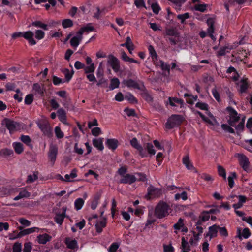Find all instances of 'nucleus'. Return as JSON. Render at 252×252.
<instances>
[{
  "mask_svg": "<svg viewBox=\"0 0 252 252\" xmlns=\"http://www.w3.org/2000/svg\"><path fill=\"white\" fill-rule=\"evenodd\" d=\"M195 107L202 110L205 111L206 116L199 111H194V113L198 114L204 122L212 126H219V124L213 115L208 111V105L207 104L202 102H198L196 103Z\"/></svg>",
  "mask_w": 252,
  "mask_h": 252,
  "instance_id": "1",
  "label": "nucleus"
},
{
  "mask_svg": "<svg viewBox=\"0 0 252 252\" xmlns=\"http://www.w3.org/2000/svg\"><path fill=\"white\" fill-rule=\"evenodd\" d=\"M227 111L229 115V124L235 127L237 130L243 129L245 123L244 117L241 118L240 115H238L237 112L230 107L227 108Z\"/></svg>",
  "mask_w": 252,
  "mask_h": 252,
  "instance_id": "2",
  "label": "nucleus"
},
{
  "mask_svg": "<svg viewBox=\"0 0 252 252\" xmlns=\"http://www.w3.org/2000/svg\"><path fill=\"white\" fill-rule=\"evenodd\" d=\"M171 211L170 206L164 202H160L155 209V214L157 218L161 219L169 215Z\"/></svg>",
  "mask_w": 252,
  "mask_h": 252,
  "instance_id": "3",
  "label": "nucleus"
},
{
  "mask_svg": "<svg viewBox=\"0 0 252 252\" xmlns=\"http://www.w3.org/2000/svg\"><path fill=\"white\" fill-rule=\"evenodd\" d=\"M182 121L183 118L180 115H173L168 120L166 124V127L171 129L179 125Z\"/></svg>",
  "mask_w": 252,
  "mask_h": 252,
  "instance_id": "4",
  "label": "nucleus"
},
{
  "mask_svg": "<svg viewBox=\"0 0 252 252\" xmlns=\"http://www.w3.org/2000/svg\"><path fill=\"white\" fill-rule=\"evenodd\" d=\"M2 125L9 130L10 133H12L19 128V124L17 122L8 119H4L2 122Z\"/></svg>",
  "mask_w": 252,
  "mask_h": 252,
  "instance_id": "5",
  "label": "nucleus"
},
{
  "mask_svg": "<svg viewBox=\"0 0 252 252\" xmlns=\"http://www.w3.org/2000/svg\"><path fill=\"white\" fill-rule=\"evenodd\" d=\"M18 229L20 230L19 232V236L18 237H22L30 234L33 233L34 232H43L44 230H46V229H40L38 227H33L31 228H29L27 229H25L24 230H22V227L20 226L18 227Z\"/></svg>",
  "mask_w": 252,
  "mask_h": 252,
  "instance_id": "6",
  "label": "nucleus"
},
{
  "mask_svg": "<svg viewBox=\"0 0 252 252\" xmlns=\"http://www.w3.org/2000/svg\"><path fill=\"white\" fill-rule=\"evenodd\" d=\"M108 63L112 67L115 72L120 70V65L119 60L113 55H109L108 57Z\"/></svg>",
  "mask_w": 252,
  "mask_h": 252,
  "instance_id": "7",
  "label": "nucleus"
},
{
  "mask_svg": "<svg viewBox=\"0 0 252 252\" xmlns=\"http://www.w3.org/2000/svg\"><path fill=\"white\" fill-rule=\"evenodd\" d=\"M237 157L240 164L244 170L246 172L249 171L251 167L248 158L242 154H238Z\"/></svg>",
  "mask_w": 252,
  "mask_h": 252,
  "instance_id": "8",
  "label": "nucleus"
},
{
  "mask_svg": "<svg viewBox=\"0 0 252 252\" xmlns=\"http://www.w3.org/2000/svg\"><path fill=\"white\" fill-rule=\"evenodd\" d=\"M77 174H65L64 177H63L61 174H56V179L64 182H74L79 181V179H76Z\"/></svg>",
  "mask_w": 252,
  "mask_h": 252,
  "instance_id": "9",
  "label": "nucleus"
},
{
  "mask_svg": "<svg viewBox=\"0 0 252 252\" xmlns=\"http://www.w3.org/2000/svg\"><path fill=\"white\" fill-rule=\"evenodd\" d=\"M130 144L132 147L137 149L139 152L140 156L143 158L147 157V153L144 151L143 148L140 146V145L138 144V142L135 138H132L130 140Z\"/></svg>",
  "mask_w": 252,
  "mask_h": 252,
  "instance_id": "10",
  "label": "nucleus"
},
{
  "mask_svg": "<svg viewBox=\"0 0 252 252\" xmlns=\"http://www.w3.org/2000/svg\"><path fill=\"white\" fill-rule=\"evenodd\" d=\"M33 32L31 31L23 32L22 33V36L28 41L29 43L31 45H34L36 43L35 40L33 38Z\"/></svg>",
  "mask_w": 252,
  "mask_h": 252,
  "instance_id": "11",
  "label": "nucleus"
},
{
  "mask_svg": "<svg viewBox=\"0 0 252 252\" xmlns=\"http://www.w3.org/2000/svg\"><path fill=\"white\" fill-rule=\"evenodd\" d=\"M148 194L150 197H158L162 194V191L160 189L150 186L148 188Z\"/></svg>",
  "mask_w": 252,
  "mask_h": 252,
  "instance_id": "12",
  "label": "nucleus"
},
{
  "mask_svg": "<svg viewBox=\"0 0 252 252\" xmlns=\"http://www.w3.org/2000/svg\"><path fill=\"white\" fill-rule=\"evenodd\" d=\"M83 38L82 35L78 31L70 40V44L74 48H77Z\"/></svg>",
  "mask_w": 252,
  "mask_h": 252,
  "instance_id": "13",
  "label": "nucleus"
},
{
  "mask_svg": "<svg viewBox=\"0 0 252 252\" xmlns=\"http://www.w3.org/2000/svg\"><path fill=\"white\" fill-rule=\"evenodd\" d=\"M122 175L120 183L125 184H131L135 180V177L132 174H121Z\"/></svg>",
  "mask_w": 252,
  "mask_h": 252,
  "instance_id": "14",
  "label": "nucleus"
},
{
  "mask_svg": "<svg viewBox=\"0 0 252 252\" xmlns=\"http://www.w3.org/2000/svg\"><path fill=\"white\" fill-rule=\"evenodd\" d=\"M52 237L47 233L40 234L37 236L36 241L40 244H46L47 242L50 241Z\"/></svg>",
  "mask_w": 252,
  "mask_h": 252,
  "instance_id": "15",
  "label": "nucleus"
},
{
  "mask_svg": "<svg viewBox=\"0 0 252 252\" xmlns=\"http://www.w3.org/2000/svg\"><path fill=\"white\" fill-rule=\"evenodd\" d=\"M65 243L68 249L73 250L74 251L78 249L77 242L70 238H66L65 240Z\"/></svg>",
  "mask_w": 252,
  "mask_h": 252,
  "instance_id": "16",
  "label": "nucleus"
},
{
  "mask_svg": "<svg viewBox=\"0 0 252 252\" xmlns=\"http://www.w3.org/2000/svg\"><path fill=\"white\" fill-rule=\"evenodd\" d=\"M183 162L186 167L189 170L190 172H197V171L194 168L192 164L191 163L188 155H187L183 158Z\"/></svg>",
  "mask_w": 252,
  "mask_h": 252,
  "instance_id": "17",
  "label": "nucleus"
},
{
  "mask_svg": "<svg viewBox=\"0 0 252 252\" xmlns=\"http://www.w3.org/2000/svg\"><path fill=\"white\" fill-rule=\"evenodd\" d=\"M214 23V20L213 18H209L207 20V24L209 26L207 29V32L209 34L210 37L212 38V40H215L216 38L213 35L214 32V28L213 24Z\"/></svg>",
  "mask_w": 252,
  "mask_h": 252,
  "instance_id": "18",
  "label": "nucleus"
},
{
  "mask_svg": "<svg viewBox=\"0 0 252 252\" xmlns=\"http://www.w3.org/2000/svg\"><path fill=\"white\" fill-rule=\"evenodd\" d=\"M237 237L239 239L242 240V238L245 239L248 238L251 235V233L248 228H245L243 230L242 233L241 234V229L238 228L237 230Z\"/></svg>",
  "mask_w": 252,
  "mask_h": 252,
  "instance_id": "19",
  "label": "nucleus"
},
{
  "mask_svg": "<svg viewBox=\"0 0 252 252\" xmlns=\"http://www.w3.org/2000/svg\"><path fill=\"white\" fill-rule=\"evenodd\" d=\"M218 228H219V226L216 224L210 226L208 228V232L206 235V237L209 236V240H210L213 237H216L217 235Z\"/></svg>",
  "mask_w": 252,
  "mask_h": 252,
  "instance_id": "20",
  "label": "nucleus"
},
{
  "mask_svg": "<svg viewBox=\"0 0 252 252\" xmlns=\"http://www.w3.org/2000/svg\"><path fill=\"white\" fill-rule=\"evenodd\" d=\"M31 194L28 192L25 188H22L20 189L18 195L15 197L13 199L14 201H17L24 198H29L30 197Z\"/></svg>",
  "mask_w": 252,
  "mask_h": 252,
  "instance_id": "21",
  "label": "nucleus"
},
{
  "mask_svg": "<svg viewBox=\"0 0 252 252\" xmlns=\"http://www.w3.org/2000/svg\"><path fill=\"white\" fill-rule=\"evenodd\" d=\"M63 212L62 213H58L55 217V221L60 225H62L65 217L66 207H63Z\"/></svg>",
  "mask_w": 252,
  "mask_h": 252,
  "instance_id": "22",
  "label": "nucleus"
},
{
  "mask_svg": "<svg viewBox=\"0 0 252 252\" xmlns=\"http://www.w3.org/2000/svg\"><path fill=\"white\" fill-rule=\"evenodd\" d=\"M106 146L109 149L115 150L117 149L118 145V141L116 139H108L106 141Z\"/></svg>",
  "mask_w": 252,
  "mask_h": 252,
  "instance_id": "23",
  "label": "nucleus"
},
{
  "mask_svg": "<svg viewBox=\"0 0 252 252\" xmlns=\"http://www.w3.org/2000/svg\"><path fill=\"white\" fill-rule=\"evenodd\" d=\"M106 223V219L98 220L95 225L96 231L98 233H101L102 231L103 228L105 227Z\"/></svg>",
  "mask_w": 252,
  "mask_h": 252,
  "instance_id": "24",
  "label": "nucleus"
},
{
  "mask_svg": "<svg viewBox=\"0 0 252 252\" xmlns=\"http://www.w3.org/2000/svg\"><path fill=\"white\" fill-rule=\"evenodd\" d=\"M58 152V149L56 146L54 145H52L50 146V151L49 152V157L51 161L54 162L57 157V154Z\"/></svg>",
  "mask_w": 252,
  "mask_h": 252,
  "instance_id": "25",
  "label": "nucleus"
},
{
  "mask_svg": "<svg viewBox=\"0 0 252 252\" xmlns=\"http://www.w3.org/2000/svg\"><path fill=\"white\" fill-rule=\"evenodd\" d=\"M104 139L103 138H95L93 140V144L94 147L100 151L104 149L103 144Z\"/></svg>",
  "mask_w": 252,
  "mask_h": 252,
  "instance_id": "26",
  "label": "nucleus"
},
{
  "mask_svg": "<svg viewBox=\"0 0 252 252\" xmlns=\"http://www.w3.org/2000/svg\"><path fill=\"white\" fill-rule=\"evenodd\" d=\"M235 48L234 45H228L225 46V47H222L220 48L219 51L218 52V56H223L226 53H228L230 51Z\"/></svg>",
  "mask_w": 252,
  "mask_h": 252,
  "instance_id": "27",
  "label": "nucleus"
},
{
  "mask_svg": "<svg viewBox=\"0 0 252 252\" xmlns=\"http://www.w3.org/2000/svg\"><path fill=\"white\" fill-rule=\"evenodd\" d=\"M168 101L170 105L172 106H180L181 107L183 105V101L181 99L169 97Z\"/></svg>",
  "mask_w": 252,
  "mask_h": 252,
  "instance_id": "28",
  "label": "nucleus"
},
{
  "mask_svg": "<svg viewBox=\"0 0 252 252\" xmlns=\"http://www.w3.org/2000/svg\"><path fill=\"white\" fill-rule=\"evenodd\" d=\"M13 147L15 150V152L18 154H21L23 150V145L20 142H14L12 144Z\"/></svg>",
  "mask_w": 252,
  "mask_h": 252,
  "instance_id": "29",
  "label": "nucleus"
},
{
  "mask_svg": "<svg viewBox=\"0 0 252 252\" xmlns=\"http://www.w3.org/2000/svg\"><path fill=\"white\" fill-rule=\"evenodd\" d=\"M94 30V27L89 24L80 28L78 32L83 35L84 33H89L90 32L93 31Z\"/></svg>",
  "mask_w": 252,
  "mask_h": 252,
  "instance_id": "30",
  "label": "nucleus"
},
{
  "mask_svg": "<svg viewBox=\"0 0 252 252\" xmlns=\"http://www.w3.org/2000/svg\"><path fill=\"white\" fill-rule=\"evenodd\" d=\"M84 199L81 198L76 199L74 201L75 209L78 211L80 210L84 204Z\"/></svg>",
  "mask_w": 252,
  "mask_h": 252,
  "instance_id": "31",
  "label": "nucleus"
},
{
  "mask_svg": "<svg viewBox=\"0 0 252 252\" xmlns=\"http://www.w3.org/2000/svg\"><path fill=\"white\" fill-rule=\"evenodd\" d=\"M123 83L125 86H127V87L133 88H138V85L137 83L135 81H134L131 79L125 80V81H124Z\"/></svg>",
  "mask_w": 252,
  "mask_h": 252,
  "instance_id": "32",
  "label": "nucleus"
},
{
  "mask_svg": "<svg viewBox=\"0 0 252 252\" xmlns=\"http://www.w3.org/2000/svg\"><path fill=\"white\" fill-rule=\"evenodd\" d=\"M57 113L60 121L64 124H66L65 113L62 108L58 110Z\"/></svg>",
  "mask_w": 252,
  "mask_h": 252,
  "instance_id": "33",
  "label": "nucleus"
},
{
  "mask_svg": "<svg viewBox=\"0 0 252 252\" xmlns=\"http://www.w3.org/2000/svg\"><path fill=\"white\" fill-rule=\"evenodd\" d=\"M148 50L149 54L153 60V61L155 63L156 61H158V55L155 51L153 47L151 45L149 46Z\"/></svg>",
  "mask_w": 252,
  "mask_h": 252,
  "instance_id": "34",
  "label": "nucleus"
},
{
  "mask_svg": "<svg viewBox=\"0 0 252 252\" xmlns=\"http://www.w3.org/2000/svg\"><path fill=\"white\" fill-rule=\"evenodd\" d=\"M39 177L37 176L36 174H30L27 179V183H32L35 180H36ZM42 180H47L49 178L48 177H39Z\"/></svg>",
  "mask_w": 252,
  "mask_h": 252,
  "instance_id": "35",
  "label": "nucleus"
},
{
  "mask_svg": "<svg viewBox=\"0 0 252 252\" xmlns=\"http://www.w3.org/2000/svg\"><path fill=\"white\" fill-rule=\"evenodd\" d=\"M33 90L37 94H42L44 93V89L43 86H41L38 83H36L33 84Z\"/></svg>",
  "mask_w": 252,
  "mask_h": 252,
  "instance_id": "36",
  "label": "nucleus"
},
{
  "mask_svg": "<svg viewBox=\"0 0 252 252\" xmlns=\"http://www.w3.org/2000/svg\"><path fill=\"white\" fill-rule=\"evenodd\" d=\"M241 93L245 92L248 88V83L246 80H242L238 84Z\"/></svg>",
  "mask_w": 252,
  "mask_h": 252,
  "instance_id": "37",
  "label": "nucleus"
},
{
  "mask_svg": "<svg viewBox=\"0 0 252 252\" xmlns=\"http://www.w3.org/2000/svg\"><path fill=\"white\" fill-rule=\"evenodd\" d=\"M120 85L119 80L117 78H113L111 80L110 88L113 90L116 88H118Z\"/></svg>",
  "mask_w": 252,
  "mask_h": 252,
  "instance_id": "38",
  "label": "nucleus"
},
{
  "mask_svg": "<svg viewBox=\"0 0 252 252\" xmlns=\"http://www.w3.org/2000/svg\"><path fill=\"white\" fill-rule=\"evenodd\" d=\"M39 128L43 132V133L46 135H49L51 133V127L49 125H38Z\"/></svg>",
  "mask_w": 252,
  "mask_h": 252,
  "instance_id": "39",
  "label": "nucleus"
},
{
  "mask_svg": "<svg viewBox=\"0 0 252 252\" xmlns=\"http://www.w3.org/2000/svg\"><path fill=\"white\" fill-rule=\"evenodd\" d=\"M63 73L65 79L67 82H68L72 78V75L73 74V70L70 71L67 69H64L63 70Z\"/></svg>",
  "mask_w": 252,
  "mask_h": 252,
  "instance_id": "40",
  "label": "nucleus"
},
{
  "mask_svg": "<svg viewBox=\"0 0 252 252\" xmlns=\"http://www.w3.org/2000/svg\"><path fill=\"white\" fill-rule=\"evenodd\" d=\"M184 95L187 97V102L189 104H193L197 99V96L196 95L193 96L187 94H185Z\"/></svg>",
  "mask_w": 252,
  "mask_h": 252,
  "instance_id": "41",
  "label": "nucleus"
},
{
  "mask_svg": "<svg viewBox=\"0 0 252 252\" xmlns=\"http://www.w3.org/2000/svg\"><path fill=\"white\" fill-rule=\"evenodd\" d=\"M99 199L100 196L99 195H96L94 196L92 200L91 204V207L93 210H95L97 208Z\"/></svg>",
  "mask_w": 252,
  "mask_h": 252,
  "instance_id": "42",
  "label": "nucleus"
},
{
  "mask_svg": "<svg viewBox=\"0 0 252 252\" xmlns=\"http://www.w3.org/2000/svg\"><path fill=\"white\" fill-rule=\"evenodd\" d=\"M199 240V234H194L193 236L189 239V244L192 246H196Z\"/></svg>",
  "mask_w": 252,
  "mask_h": 252,
  "instance_id": "43",
  "label": "nucleus"
},
{
  "mask_svg": "<svg viewBox=\"0 0 252 252\" xmlns=\"http://www.w3.org/2000/svg\"><path fill=\"white\" fill-rule=\"evenodd\" d=\"M20 139L27 145L32 147V145L31 144V140L29 136L22 135L20 137Z\"/></svg>",
  "mask_w": 252,
  "mask_h": 252,
  "instance_id": "44",
  "label": "nucleus"
},
{
  "mask_svg": "<svg viewBox=\"0 0 252 252\" xmlns=\"http://www.w3.org/2000/svg\"><path fill=\"white\" fill-rule=\"evenodd\" d=\"M134 4L138 8L143 7L146 9H147L144 0H135L134 1Z\"/></svg>",
  "mask_w": 252,
  "mask_h": 252,
  "instance_id": "45",
  "label": "nucleus"
},
{
  "mask_svg": "<svg viewBox=\"0 0 252 252\" xmlns=\"http://www.w3.org/2000/svg\"><path fill=\"white\" fill-rule=\"evenodd\" d=\"M206 7H207V5L205 4H196L194 6L193 9L196 11H200L201 12H203L206 10Z\"/></svg>",
  "mask_w": 252,
  "mask_h": 252,
  "instance_id": "46",
  "label": "nucleus"
},
{
  "mask_svg": "<svg viewBox=\"0 0 252 252\" xmlns=\"http://www.w3.org/2000/svg\"><path fill=\"white\" fill-rule=\"evenodd\" d=\"M84 71L85 73H93L95 69L94 64L88 65L87 66L84 67Z\"/></svg>",
  "mask_w": 252,
  "mask_h": 252,
  "instance_id": "47",
  "label": "nucleus"
},
{
  "mask_svg": "<svg viewBox=\"0 0 252 252\" xmlns=\"http://www.w3.org/2000/svg\"><path fill=\"white\" fill-rule=\"evenodd\" d=\"M146 149L148 154L151 156H154L155 153V150L154 149L153 145L151 143H147L146 146Z\"/></svg>",
  "mask_w": 252,
  "mask_h": 252,
  "instance_id": "48",
  "label": "nucleus"
},
{
  "mask_svg": "<svg viewBox=\"0 0 252 252\" xmlns=\"http://www.w3.org/2000/svg\"><path fill=\"white\" fill-rule=\"evenodd\" d=\"M172 3L175 4V8L180 10L182 5L185 3L186 0H170Z\"/></svg>",
  "mask_w": 252,
  "mask_h": 252,
  "instance_id": "49",
  "label": "nucleus"
},
{
  "mask_svg": "<svg viewBox=\"0 0 252 252\" xmlns=\"http://www.w3.org/2000/svg\"><path fill=\"white\" fill-rule=\"evenodd\" d=\"M150 5L153 12L156 14H158L161 9L159 4L157 2H155Z\"/></svg>",
  "mask_w": 252,
  "mask_h": 252,
  "instance_id": "50",
  "label": "nucleus"
},
{
  "mask_svg": "<svg viewBox=\"0 0 252 252\" xmlns=\"http://www.w3.org/2000/svg\"><path fill=\"white\" fill-rule=\"evenodd\" d=\"M122 58L123 60L126 62H129L131 63H138V62L137 61L135 60L132 58H130L128 57V56L126 55V54L125 52H123L122 54Z\"/></svg>",
  "mask_w": 252,
  "mask_h": 252,
  "instance_id": "51",
  "label": "nucleus"
},
{
  "mask_svg": "<svg viewBox=\"0 0 252 252\" xmlns=\"http://www.w3.org/2000/svg\"><path fill=\"white\" fill-rule=\"evenodd\" d=\"M32 25L35 26L36 27L41 28L45 30H47L48 29V25L42 23L41 21H35L32 23Z\"/></svg>",
  "mask_w": 252,
  "mask_h": 252,
  "instance_id": "52",
  "label": "nucleus"
},
{
  "mask_svg": "<svg viewBox=\"0 0 252 252\" xmlns=\"http://www.w3.org/2000/svg\"><path fill=\"white\" fill-rule=\"evenodd\" d=\"M226 72L227 73H233V76H232V78L233 79V80H237L238 79V74L235 69V68L233 67H229L227 70V71Z\"/></svg>",
  "mask_w": 252,
  "mask_h": 252,
  "instance_id": "53",
  "label": "nucleus"
},
{
  "mask_svg": "<svg viewBox=\"0 0 252 252\" xmlns=\"http://www.w3.org/2000/svg\"><path fill=\"white\" fill-rule=\"evenodd\" d=\"M73 25L72 21L69 19H66L62 21V26L64 28L71 27Z\"/></svg>",
  "mask_w": 252,
  "mask_h": 252,
  "instance_id": "54",
  "label": "nucleus"
},
{
  "mask_svg": "<svg viewBox=\"0 0 252 252\" xmlns=\"http://www.w3.org/2000/svg\"><path fill=\"white\" fill-rule=\"evenodd\" d=\"M181 250H190L188 242L185 240L184 237L182 238V245L181 247Z\"/></svg>",
  "mask_w": 252,
  "mask_h": 252,
  "instance_id": "55",
  "label": "nucleus"
},
{
  "mask_svg": "<svg viewBox=\"0 0 252 252\" xmlns=\"http://www.w3.org/2000/svg\"><path fill=\"white\" fill-rule=\"evenodd\" d=\"M190 17L189 13H185L183 14H179L177 15V18L181 20V23L183 24L185 20Z\"/></svg>",
  "mask_w": 252,
  "mask_h": 252,
  "instance_id": "56",
  "label": "nucleus"
},
{
  "mask_svg": "<svg viewBox=\"0 0 252 252\" xmlns=\"http://www.w3.org/2000/svg\"><path fill=\"white\" fill-rule=\"evenodd\" d=\"M33 100V95L32 94H29L25 98L24 102L26 104H31Z\"/></svg>",
  "mask_w": 252,
  "mask_h": 252,
  "instance_id": "57",
  "label": "nucleus"
},
{
  "mask_svg": "<svg viewBox=\"0 0 252 252\" xmlns=\"http://www.w3.org/2000/svg\"><path fill=\"white\" fill-rule=\"evenodd\" d=\"M22 250L21 243L16 242L14 243L12 247L13 252H21Z\"/></svg>",
  "mask_w": 252,
  "mask_h": 252,
  "instance_id": "58",
  "label": "nucleus"
},
{
  "mask_svg": "<svg viewBox=\"0 0 252 252\" xmlns=\"http://www.w3.org/2000/svg\"><path fill=\"white\" fill-rule=\"evenodd\" d=\"M236 178V174H231L228 177L229 186L231 188H233L234 185V179Z\"/></svg>",
  "mask_w": 252,
  "mask_h": 252,
  "instance_id": "59",
  "label": "nucleus"
},
{
  "mask_svg": "<svg viewBox=\"0 0 252 252\" xmlns=\"http://www.w3.org/2000/svg\"><path fill=\"white\" fill-rule=\"evenodd\" d=\"M45 33L43 31L38 30L35 31V38L38 40H41L44 38Z\"/></svg>",
  "mask_w": 252,
  "mask_h": 252,
  "instance_id": "60",
  "label": "nucleus"
},
{
  "mask_svg": "<svg viewBox=\"0 0 252 252\" xmlns=\"http://www.w3.org/2000/svg\"><path fill=\"white\" fill-rule=\"evenodd\" d=\"M32 250V245L30 242L25 243L24 245L23 252H31Z\"/></svg>",
  "mask_w": 252,
  "mask_h": 252,
  "instance_id": "61",
  "label": "nucleus"
},
{
  "mask_svg": "<svg viewBox=\"0 0 252 252\" xmlns=\"http://www.w3.org/2000/svg\"><path fill=\"white\" fill-rule=\"evenodd\" d=\"M218 230L221 236L224 237H227L228 236V231L225 227H220L219 226Z\"/></svg>",
  "mask_w": 252,
  "mask_h": 252,
  "instance_id": "62",
  "label": "nucleus"
},
{
  "mask_svg": "<svg viewBox=\"0 0 252 252\" xmlns=\"http://www.w3.org/2000/svg\"><path fill=\"white\" fill-rule=\"evenodd\" d=\"M119 247V245L117 243H113L110 246L108 251L109 252H116Z\"/></svg>",
  "mask_w": 252,
  "mask_h": 252,
  "instance_id": "63",
  "label": "nucleus"
},
{
  "mask_svg": "<svg viewBox=\"0 0 252 252\" xmlns=\"http://www.w3.org/2000/svg\"><path fill=\"white\" fill-rule=\"evenodd\" d=\"M163 251H164V252H174V248L171 245V244L164 245H163Z\"/></svg>",
  "mask_w": 252,
  "mask_h": 252,
  "instance_id": "64",
  "label": "nucleus"
}]
</instances>
